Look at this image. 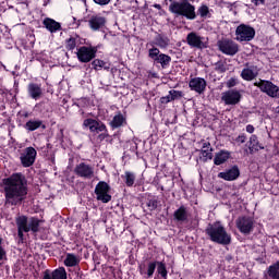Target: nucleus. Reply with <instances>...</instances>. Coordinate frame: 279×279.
I'll return each mask as SVG.
<instances>
[{
    "label": "nucleus",
    "instance_id": "1",
    "mask_svg": "<svg viewBox=\"0 0 279 279\" xmlns=\"http://www.w3.org/2000/svg\"><path fill=\"white\" fill-rule=\"evenodd\" d=\"M5 206H20L27 199V179L21 172L2 180Z\"/></svg>",
    "mask_w": 279,
    "mask_h": 279
},
{
    "label": "nucleus",
    "instance_id": "2",
    "mask_svg": "<svg viewBox=\"0 0 279 279\" xmlns=\"http://www.w3.org/2000/svg\"><path fill=\"white\" fill-rule=\"evenodd\" d=\"M205 232L213 243H218V245H230V243H232V236L228 233L226 227H223L221 222L208 225Z\"/></svg>",
    "mask_w": 279,
    "mask_h": 279
},
{
    "label": "nucleus",
    "instance_id": "3",
    "mask_svg": "<svg viewBox=\"0 0 279 279\" xmlns=\"http://www.w3.org/2000/svg\"><path fill=\"white\" fill-rule=\"evenodd\" d=\"M169 11L177 16H184L187 21H195L197 19L195 5L191 4L189 0L170 3Z\"/></svg>",
    "mask_w": 279,
    "mask_h": 279
},
{
    "label": "nucleus",
    "instance_id": "4",
    "mask_svg": "<svg viewBox=\"0 0 279 279\" xmlns=\"http://www.w3.org/2000/svg\"><path fill=\"white\" fill-rule=\"evenodd\" d=\"M83 128L89 130L92 134H99L98 138L104 141V138H108V128L101 121H97L93 118L85 119L83 121Z\"/></svg>",
    "mask_w": 279,
    "mask_h": 279
},
{
    "label": "nucleus",
    "instance_id": "5",
    "mask_svg": "<svg viewBox=\"0 0 279 279\" xmlns=\"http://www.w3.org/2000/svg\"><path fill=\"white\" fill-rule=\"evenodd\" d=\"M254 86L259 88L260 93H264L271 99H279V87L278 85L274 84L271 81L267 80H259L254 83Z\"/></svg>",
    "mask_w": 279,
    "mask_h": 279
},
{
    "label": "nucleus",
    "instance_id": "6",
    "mask_svg": "<svg viewBox=\"0 0 279 279\" xmlns=\"http://www.w3.org/2000/svg\"><path fill=\"white\" fill-rule=\"evenodd\" d=\"M256 29L247 24H240L235 29V40L238 43H250L254 40Z\"/></svg>",
    "mask_w": 279,
    "mask_h": 279
},
{
    "label": "nucleus",
    "instance_id": "7",
    "mask_svg": "<svg viewBox=\"0 0 279 279\" xmlns=\"http://www.w3.org/2000/svg\"><path fill=\"white\" fill-rule=\"evenodd\" d=\"M110 193V185L106 183V181H100L97 183L95 187V195L98 202H102V204H108L111 202L112 195Z\"/></svg>",
    "mask_w": 279,
    "mask_h": 279
},
{
    "label": "nucleus",
    "instance_id": "8",
    "mask_svg": "<svg viewBox=\"0 0 279 279\" xmlns=\"http://www.w3.org/2000/svg\"><path fill=\"white\" fill-rule=\"evenodd\" d=\"M148 57L155 62L160 64L163 69H167L171 64V57L166 53H160V49L153 47L148 50Z\"/></svg>",
    "mask_w": 279,
    "mask_h": 279
},
{
    "label": "nucleus",
    "instance_id": "9",
    "mask_svg": "<svg viewBox=\"0 0 279 279\" xmlns=\"http://www.w3.org/2000/svg\"><path fill=\"white\" fill-rule=\"evenodd\" d=\"M217 45L219 51L225 56H236L239 53V44L232 39H221Z\"/></svg>",
    "mask_w": 279,
    "mask_h": 279
},
{
    "label": "nucleus",
    "instance_id": "10",
    "mask_svg": "<svg viewBox=\"0 0 279 279\" xmlns=\"http://www.w3.org/2000/svg\"><path fill=\"white\" fill-rule=\"evenodd\" d=\"M235 226L242 234H250L254 230V218L248 216L239 217L235 220Z\"/></svg>",
    "mask_w": 279,
    "mask_h": 279
},
{
    "label": "nucleus",
    "instance_id": "11",
    "mask_svg": "<svg viewBox=\"0 0 279 279\" xmlns=\"http://www.w3.org/2000/svg\"><path fill=\"white\" fill-rule=\"evenodd\" d=\"M186 43L193 49H207L208 40L199 36L197 33L192 32L186 36Z\"/></svg>",
    "mask_w": 279,
    "mask_h": 279
},
{
    "label": "nucleus",
    "instance_id": "12",
    "mask_svg": "<svg viewBox=\"0 0 279 279\" xmlns=\"http://www.w3.org/2000/svg\"><path fill=\"white\" fill-rule=\"evenodd\" d=\"M36 156H38V153L34 147H26L20 155L22 167H32L36 162Z\"/></svg>",
    "mask_w": 279,
    "mask_h": 279
},
{
    "label": "nucleus",
    "instance_id": "13",
    "mask_svg": "<svg viewBox=\"0 0 279 279\" xmlns=\"http://www.w3.org/2000/svg\"><path fill=\"white\" fill-rule=\"evenodd\" d=\"M74 173L84 180H92L95 178V168L86 162H81L74 168Z\"/></svg>",
    "mask_w": 279,
    "mask_h": 279
},
{
    "label": "nucleus",
    "instance_id": "14",
    "mask_svg": "<svg viewBox=\"0 0 279 279\" xmlns=\"http://www.w3.org/2000/svg\"><path fill=\"white\" fill-rule=\"evenodd\" d=\"M76 56L80 62H90V60H94V58L97 56V47L82 46L81 48H78Z\"/></svg>",
    "mask_w": 279,
    "mask_h": 279
},
{
    "label": "nucleus",
    "instance_id": "15",
    "mask_svg": "<svg viewBox=\"0 0 279 279\" xmlns=\"http://www.w3.org/2000/svg\"><path fill=\"white\" fill-rule=\"evenodd\" d=\"M241 92L238 89H229L221 94V101L226 106H236V104L241 102Z\"/></svg>",
    "mask_w": 279,
    "mask_h": 279
},
{
    "label": "nucleus",
    "instance_id": "16",
    "mask_svg": "<svg viewBox=\"0 0 279 279\" xmlns=\"http://www.w3.org/2000/svg\"><path fill=\"white\" fill-rule=\"evenodd\" d=\"M87 23L92 32H99L106 27L107 20L101 14H94L89 16Z\"/></svg>",
    "mask_w": 279,
    "mask_h": 279
},
{
    "label": "nucleus",
    "instance_id": "17",
    "mask_svg": "<svg viewBox=\"0 0 279 279\" xmlns=\"http://www.w3.org/2000/svg\"><path fill=\"white\" fill-rule=\"evenodd\" d=\"M258 73H260V69H258L256 65H250L246 63V66L242 70L240 75L245 82H252L258 77Z\"/></svg>",
    "mask_w": 279,
    "mask_h": 279
},
{
    "label": "nucleus",
    "instance_id": "18",
    "mask_svg": "<svg viewBox=\"0 0 279 279\" xmlns=\"http://www.w3.org/2000/svg\"><path fill=\"white\" fill-rule=\"evenodd\" d=\"M206 80L202 77H193L189 82L191 90H194V93H197L198 95H204V93H206Z\"/></svg>",
    "mask_w": 279,
    "mask_h": 279
},
{
    "label": "nucleus",
    "instance_id": "19",
    "mask_svg": "<svg viewBox=\"0 0 279 279\" xmlns=\"http://www.w3.org/2000/svg\"><path fill=\"white\" fill-rule=\"evenodd\" d=\"M15 223L17 226V236L23 239V232H29V219L26 216H19Z\"/></svg>",
    "mask_w": 279,
    "mask_h": 279
},
{
    "label": "nucleus",
    "instance_id": "20",
    "mask_svg": "<svg viewBox=\"0 0 279 279\" xmlns=\"http://www.w3.org/2000/svg\"><path fill=\"white\" fill-rule=\"evenodd\" d=\"M239 175H241V171L239 170V167L234 166L225 172H220L218 178H221V180H226L227 182H232L236 180Z\"/></svg>",
    "mask_w": 279,
    "mask_h": 279
},
{
    "label": "nucleus",
    "instance_id": "21",
    "mask_svg": "<svg viewBox=\"0 0 279 279\" xmlns=\"http://www.w3.org/2000/svg\"><path fill=\"white\" fill-rule=\"evenodd\" d=\"M44 279H66V269L59 267L53 271L47 269L44 271Z\"/></svg>",
    "mask_w": 279,
    "mask_h": 279
},
{
    "label": "nucleus",
    "instance_id": "22",
    "mask_svg": "<svg viewBox=\"0 0 279 279\" xmlns=\"http://www.w3.org/2000/svg\"><path fill=\"white\" fill-rule=\"evenodd\" d=\"M27 93L31 99H35V101H38V99L43 97V86L37 83H31L27 86Z\"/></svg>",
    "mask_w": 279,
    "mask_h": 279
},
{
    "label": "nucleus",
    "instance_id": "23",
    "mask_svg": "<svg viewBox=\"0 0 279 279\" xmlns=\"http://www.w3.org/2000/svg\"><path fill=\"white\" fill-rule=\"evenodd\" d=\"M43 25H44V27H46V29L48 32H50V34H56L57 32H62V25L53 19L46 17L43 21Z\"/></svg>",
    "mask_w": 279,
    "mask_h": 279
},
{
    "label": "nucleus",
    "instance_id": "24",
    "mask_svg": "<svg viewBox=\"0 0 279 279\" xmlns=\"http://www.w3.org/2000/svg\"><path fill=\"white\" fill-rule=\"evenodd\" d=\"M199 158L201 160H203V162H208V160H213V146H210V142L203 143Z\"/></svg>",
    "mask_w": 279,
    "mask_h": 279
},
{
    "label": "nucleus",
    "instance_id": "25",
    "mask_svg": "<svg viewBox=\"0 0 279 279\" xmlns=\"http://www.w3.org/2000/svg\"><path fill=\"white\" fill-rule=\"evenodd\" d=\"M126 120L125 118L122 116L121 112H118L112 121L109 123V125L112 128V130H117L118 128H123V125H125Z\"/></svg>",
    "mask_w": 279,
    "mask_h": 279
},
{
    "label": "nucleus",
    "instance_id": "26",
    "mask_svg": "<svg viewBox=\"0 0 279 279\" xmlns=\"http://www.w3.org/2000/svg\"><path fill=\"white\" fill-rule=\"evenodd\" d=\"M248 149L251 154H254V151H260V149H265L263 145H260V142H258V136L252 135L248 141Z\"/></svg>",
    "mask_w": 279,
    "mask_h": 279
},
{
    "label": "nucleus",
    "instance_id": "27",
    "mask_svg": "<svg viewBox=\"0 0 279 279\" xmlns=\"http://www.w3.org/2000/svg\"><path fill=\"white\" fill-rule=\"evenodd\" d=\"M156 45L160 49H167L169 47V39L162 35H157L155 38V43H149L147 46L154 47Z\"/></svg>",
    "mask_w": 279,
    "mask_h": 279
},
{
    "label": "nucleus",
    "instance_id": "28",
    "mask_svg": "<svg viewBox=\"0 0 279 279\" xmlns=\"http://www.w3.org/2000/svg\"><path fill=\"white\" fill-rule=\"evenodd\" d=\"M229 159H230V151L220 150L215 155L214 163L217 166L223 165V162L228 161Z\"/></svg>",
    "mask_w": 279,
    "mask_h": 279
},
{
    "label": "nucleus",
    "instance_id": "29",
    "mask_svg": "<svg viewBox=\"0 0 279 279\" xmlns=\"http://www.w3.org/2000/svg\"><path fill=\"white\" fill-rule=\"evenodd\" d=\"M266 279H279V262L270 265L265 275Z\"/></svg>",
    "mask_w": 279,
    "mask_h": 279
},
{
    "label": "nucleus",
    "instance_id": "30",
    "mask_svg": "<svg viewBox=\"0 0 279 279\" xmlns=\"http://www.w3.org/2000/svg\"><path fill=\"white\" fill-rule=\"evenodd\" d=\"M65 267H77L80 265V257L75 254L68 253L64 259Z\"/></svg>",
    "mask_w": 279,
    "mask_h": 279
},
{
    "label": "nucleus",
    "instance_id": "31",
    "mask_svg": "<svg viewBox=\"0 0 279 279\" xmlns=\"http://www.w3.org/2000/svg\"><path fill=\"white\" fill-rule=\"evenodd\" d=\"M174 219L177 221H186L189 219V213L186 211V207L181 206L174 211Z\"/></svg>",
    "mask_w": 279,
    "mask_h": 279
},
{
    "label": "nucleus",
    "instance_id": "32",
    "mask_svg": "<svg viewBox=\"0 0 279 279\" xmlns=\"http://www.w3.org/2000/svg\"><path fill=\"white\" fill-rule=\"evenodd\" d=\"M121 178L126 186H134V182H136V174L134 172L125 171Z\"/></svg>",
    "mask_w": 279,
    "mask_h": 279
},
{
    "label": "nucleus",
    "instance_id": "33",
    "mask_svg": "<svg viewBox=\"0 0 279 279\" xmlns=\"http://www.w3.org/2000/svg\"><path fill=\"white\" fill-rule=\"evenodd\" d=\"M41 125H43V121L40 120H29L25 124V130H27L28 132H34L38 130V128H40Z\"/></svg>",
    "mask_w": 279,
    "mask_h": 279
},
{
    "label": "nucleus",
    "instance_id": "34",
    "mask_svg": "<svg viewBox=\"0 0 279 279\" xmlns=\"http://www.w3.org/2000/svg\"><path fill=\"white\" fill-rule=\"evenodd\" d=\"M38 228H40V220L38 218L28 219V232H38Z\"/></svg>",
    "mask_w": 279,
    "mask_h": 279
},
{
    "label": "nucleus",
    "instance_id": "35",
    "mask_svg": "<svg viewBox=\"0 0 279 279\" xmlns=\"http://www.w3.org/2000/svg\"><path fill=\"white\" fill-rule=\"evenodd\" d=\"M197 14L201 16V19H208L210 16V9L206 4H202L198 10Z\"/></svg>",
    "mask_w": 279,
    "mask_h": 279
},
{
    "label": "nucleus",
    "instance_id": "36",
    "mask_svg": "<svg viewBox=\"0 0 279 279\" xmlns=\"http://www.w3.org/2000/svg\"><path fill=\"white\" fill-rule=\"evenodd\" d=\"M77 47V38L70 37L65 43V48L68 51H73Z\"/></svg>",
    "mask_w": 279,
    "mask_h": 279
},
{
    "label": "nucleus",
    "instance_id": "37",
    "mask_svg": "<svg viewBox=\"0 0 279 279\" xmlns=\"http://www.w3.org/2000/svg\"><path fill=\"white\" fill-rule=\"evenodd\" d=\"M106 62L101 59H95L93 62H92V66L94 69V71H101V69H104Z\"/></svg>",
    "mask_w": 279,
    "mask_h": 279
},
{
    "label": "nucleus",
    "instance_id": "38",
    "mask_svg": "<svg viewBox=\"0 0 279 279\" xmlns=\"http://www.w3.org/2000/svg\"><path fill=\"white\" fill-rule=\"evenodd\" d=\"M157 271L160 276H162L165 279H167V266H165V263L158 262L157 263Z\"/></svg>",
    "mask_w": 279,
    "mask_h": 279
},
{
    "label": "nucleus",
    "instance_id": "39",
    "mask_svg": "<svg viewBox=\"0 0 279 279\" xmlns=\"http://www.w3.org/2000/svg\"><path fill=\"white\" fill-rule=\"evenodd\" d=\"M215 70H216L218 73H226V71H228V65H227L226 62H223V61H218V62L216 63Z\"/></svg>",
    "mask_w": 279,
    "mask_h": 279
},
{
    "label": "nucleus",
    "instance_id": "40",
    "mask_svg": "<svg viewBox=\"0 0 279 279\" xmlns=\"http://www.w3.org/2000/svg\"><path fill=\"white\" fill-rule=\"evenodd\" d=\"M156 265H157V262L148 263V268L146 272L147 278H151V276H154V271H156Z\"/></svg>",
    "mask_w": 279,
    "mask_h": 279
},
{
    "label": "nucleus",
    "instance_id": "41",
    "mask_svg": "<svg viewBox=\"0 0 279 279\" xmlns=\"http://www.w3.org/2000/svg\"><path fill=\"white\" fill-rule=\"evenodd\" d=\"M170 95H172V100L175 101V99H182L184 97V93L175 89L170 90Z\"/></svg>",
    "mask_w": 279,
    "mask_h": 279
},
{
    "label": "nucleus",
    "instance_id": "42",
    "mask_svg": "<svg viewBox=\"0 0 279 279\" xmlns=\"http://www.w3.org/2000/svg\"><path fill=\"white\" fill-rule=\"evenodd\" d=\"M148 210H156L158 208V201L156 199H149L147 202Z\"/></svg>",
    "mask_w": 279,
    "mask_h": 279
},
{
    "label": "nucleus",
    "instance_id": "43",
    "mask_svg": "<svg viewBox=\"0 0 279 279\" xmlns=\"http://www.w3.org/2000/svg\"><path fill=\"white\" fill-rule=\"evenodd\" d=\"M239 84V80L236 77H231L227 81V88H234Z\"/></svg>",
    "mask_w": 279,
    "mask_h": 279
},
{
    "label": "nucleus",
    "instance_id": "44",
    "mask_svg": "<svg viewBox=\"0 0 279 279\" xmlns=\"http://www.w3.org/2000/svg\"><path fill=\"white\" fill-rule=\"evenodd\" d=\"M160 101H161V104H169V102L173 101V96L171 95V90L169 92V94L167 96L161 97Z\"/></svg>",
    "mask_w": 279,
    "mask_h": 279
},
{
    "label": "nucleus",
    "instance_id": "45",
    "mask_svg": "<svg viewBox=\"0 0 279 279\" xmlns=\"http://www.w3.org/2000/svg\"><path fill=\"white\" fill-rule=\"evenodd\" d=\"M247 141V136L245 134H241L235 138V143H239L240 145H243Z\"/></svg>",
    "mask_w": 279,
    "mask_h": 279
},
{
    "label": "nucleus",
    "instance_id": "46",
    "mask_svg": "<svg viewBox=\"0 0 279 279\" xmlns=\"http://www.w3.org/2000/svg\"><path fill=\"white\" fill-rule=\"evenodd\" d=\"M94 3H96V5H108L110 3L111 0H93Z\"/></svg>",
    "mask_w": 279,
    "mask_h": 279
},
{
    "label": "nucleus",
    "instance_id": "47",
    "mask_svg": "<svg viewBox=\"0 0 279 279\" xmlns=\"http://www.w3.org/2000/svg\"><path fill=\"white\" fill-rule=\"evenodd\" d=\"M254 125H252V124H247L246 125V132L248 133V134H254Z\"/></svg>",
    "mask_w": 279,
    "mask_h": 279
},
{
    "label": "nucleus",
    "instance_id": "48",
    "mask_svg": "<svg viewBox=\"0 0 279 279\" xmlns=\"http://www.w3.org/2000/svg\"><path fill=\"white\" fill-rule=\"evenodd\" d=\"M260 3H265V0H255V5H260Z\"/></svg>",
    "mask_w": 279,
    "mask_h": 279
},
{
    "label": "nucleus",
    "instance_id": "49",
    "mask_svg": "<svg viewBox=\"0 0 279 279\" xmlns=\"http://www.w3.org/2000/svg\"><path fill=\"white\" fill-rule=\"evenodd\" d=\"M140 274H141V276H145V269H143L142 266H140Z\"/></svg>",
    "mask_w": 279,
    "mask_h": 279
},
{
    "label": "nucleus",
    "instance_id": "50",
    "mask_svg": "<svg viewBox=\"0 0 279 279\" xmlns=\"http://www.w3.org/2000/svg\"><path fill=\"white\" fill-rule=\"evenodd\" d=\"M154 8H156V10H161V5L160 4H154Z\"/></svg>",
    "mask_w": 279,
    "mask_h": 279
},
{
    "label": "nucleus",
    "instance_id": "51",
    "mask_svg": "<svg viewBox=\"0 0 279 279\" xmlns=\"http://www.w3.org/2000/svg\"><path fill=\"white\" fill-rule=\"evenodd\" d=\"M102 69H105V71H110V65H106L105 63V66H102Z\"/></svg>",
    "mask_w": 279,
    "mask_h": 279
},
{
    "label": "nucleus",
    "instance_id": "52",
    "mask_svg": "<svg viewBox=\"0 0 279 279\" xmlns=\"http://www.w3.org/2000/svg\"><path fill=\"white\" fill-rule=\"evenodd\" d=\"M171 3H181V1L178 0H169Z\"/></svg>",
    "mask_w": 279,
    "mask_h": 279
},
{
    "label": "nucleus",
    "instance_id": "53",
    "mask_svg": "<svg viewBox=\"0 0 279 279\" xmlns=\"http://www.w3.org/2000/svg\"><path fill=\"white\" fill-rule=\"evenodd\" d=\"M24 117H25V119H27V117H29V112H25Z\"/></svg>",
    "mask_w": 279,
    "mask_h": 279
}]
</instances>
